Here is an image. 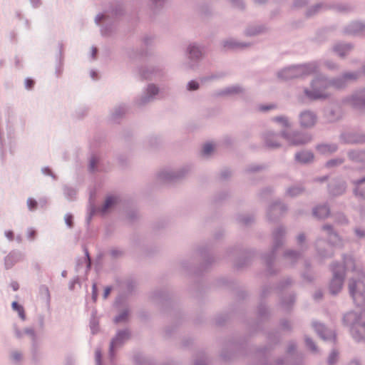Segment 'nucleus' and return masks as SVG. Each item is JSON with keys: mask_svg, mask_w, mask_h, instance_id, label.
<instances>
[{"mask_svg": "<svg viewBox=\"0 0 365 365\" xmlns=\"http://www.w3.org/2000/svg\"><path fill=\"white\" fill-rule=\"evenodd\" d=\"M198 88V83L196 81H192L188 83V89L194 91Z\"/></svg>", "mask_w": 365, "mask_h": 365, "instance_id": "17", "label": "nucleus"}, {"mask_svg": "<svg viewBox=\"0 0 365 365\" xmlns=\"http://www.w3.org/2000/svg\"><path fill=\"white\" fill-rule=\"evenodd\" d=\"M336 358H337V353L335 351H333L329 357V365H333L334 361L336 360Z\"/></svg>", "mask_w": 365, "mask_h": 365, "instance_id": "16", "label": "nucleus"}, {"mask_svg": "<svg viewBox=\"0 0 365 365\" xmlns=\"http://www.w3.org/2000/svg\"><path fill=\"white\" fill-rule=\"evenodd\" d=\"M334 277L330 284V291L332 294L338 293L341 287L344 279V268L342 269L341 274L339 273V270L336 267L333 268Z\"/></svg>", "mask_w": 365, "mask_h": 365, "instance_id": "3", "label": "nucleus"}, {"mask_svg": "<svg viewBox=\"0 0 365 365\" xmlns=\"http://www.w3.org/2000/svg\"><path fill=\"white\" fill-rule=\"evenodd\" d=\"M267 145L269 147H271V148H277L279 145V143H273V144H271V143H267Z\"/></svg>", "mask_w": 365, "mask_h": 365, "instance_id": "30", "label": "nucleus"}, {"mask_svg": "<svg viewBox=\"0 0 365 365\" xmlns=\"http://www.w3.org/2000/svg\"><path fill=\"white\" fill-rule=\"evenodd\" d=\"M13 358L14 360H19L21 358V354L19 353H14L13 354Z\"/></svg>", "mask_w": 365, "mask_h": 365, "instance_id": "26", "label": "nucleus"}, {"mask_svg": "<svg viewBox=\"0 0 365 365\" xmlns=\"http://www.w3.org/2000/svg\"><path fill=\"white\" fill-rule=\"evenodd\" d=\"M190 54L192 58H199L201 52L197 47L192 46L190 48Z\"/></svg>", "mask_w": 365, "mask_h": 365, "instance_id": "13", "label": "nucleus"}, {"mask_svg": "<svg viewBox=\"0 0 365 365\" xmlns=\"http://www.w3.org/2000/svg\"><path fill=\"white\" fill-rule=\"evenodd\" d=\"M91 168L92 170H93L95 168V162H94L93 159H92L91 161Z\"/></svg>", "mask_w": 365, "mask_h": 365, "instance_id": "31", "label": "nucleus"}, {"mask_svg": "<svg viewBox=\"0 0 365 365\" xmlns=\"http://www.w3.org/2000/svg\"><path fill=\"white\" fill-rule=\"evenodd\" d=\"M25 85L26 88L31 89L34 85V81L31 79L28 78L25 81Z\"/></svg>", "mask_w": 365, "mask_h": 365, "instance_id": "20", "label": "nucleus"}, {"mask_svg": "<svg viewBox=\"0 0 365 365\" xmlns=\"http://www.w3.org/2000/svg\"><path fill=\"white\" fill-rule=\"evenodd\" d=\"M306 344L307 345V346L312 349V350H315V346H314V344L313 343V341L310 339H306Z\"/></svg>", "mask_w": 365, "mask_h": 365, "instance_id": "21", "label": "nucleus"}, {"mask_svg": "<svg viewBox=\"0 0 365 365\" xmlns=\"http://www.w3.org/2000/svg\"><path fill=\"white\" fill-rule=\"evenodd\" d=\"M97 50L96 48H94L93 49V55L95 56Z\"/></svg>", "mask_w": 365, "mask_h": 365, "instance_id": "37", "label": "nucleus"}, {"mask_svg": "<svg viewBox=\"0 0 365 365\" xmlns=\"http://www.w3.org/2000/svg\"><path fill=\"white\" fill-rule=\"evenodd\" d=\"M116 202H117L116 197H114L112 196L108 197L106 199L105 203L103 206L102 211L103 212H107L108 209H110L113 205H115L116 203Z\"/></svg>", "mask_w": 365, "mask_h": 365, "instance_id": "9", "label": "nucleus"}, {"mask_svg": "<svg viewBox=\"0 0 365 365\" xmlns=\"http://www.w3.org/2000/svg\"><path fill=\"white\" fill-rule=\"evenodd\" d=\"M298 239H299V242H302L304 240V236L303 235H299Z\"/></svg>", "mask_w": 365, "mask_h": 365, "instance_id": "33", "label": "nucleus"}, {"mask_svg": "<svg viewBox=\"0 0 365 365\" xmlns=\"http://www.w3.org/2000/svg\"><path fill=\"white\" fill-rule=\"evenodd\" d=\"M346 51L350 50V47L349 46H344V48H343Z\"/></svg>", "mask_w": 365, "mask_h": 365, "instance_id": "35", "label": "nucleus"}, {"mask_svg": "<svg viewBox=\"0 0 365 365\" xmlns=\"http://www.w3.org/2000/svg\"><path fill=\"white\" fill-rule=\"evenodd\" d=\"M27 204H28L29 209L32 210L36 207L37 202L35 200L30 198L27 200Z\"/></svg>", "mask_w": 365, "mask_h": 365, "instance_id": "18", "label": "nucleus"}, {"mask_svg": "<svg viewBox=\"0 0 365 365\" xmlns=\"http://www.w3.org/2000/svg\"><path fill=\"white\" fill-rule=\"evenodd\" d=\"M325 87V81L322 79H318L312 83V91H306V93L308 97L313 99L324 98L327 96V94L322 91Z\"/></svg>", "mask_w": 365, "mask_h": 365, "instance_id": "1", "label": "nucleus"}, {"mask_svg": "<svg viewBox=\"0 0 365 365\" xmlns=\"http://www.w3.org/2000/svg\"><path fill=\"white\" fill-rule=\"evenodd\" d=\"M313 154L310 152H302L296 155V159L301 163H308L313 160Z\"/></svg>", "mask_w": 365, "mask_h": 365, "instance_id": "6", "label": "nucleus"}, {"mask_svg": "<svg viewBox=\"0 0 365 365\" xmlns=\"http://www.w3.org/2000/svg\"><path fill=\"white\" fill-rule=\"evenodd\" d=\"M215 149L214 145L212 143H206L202 148V154L205 155H210Z\"/></svg>", "mask_w": 365, "mask_h": 365, "instance_id": "12", "label": "nucleus"}, {"mask_svg": "<svg viewBox=\"0 0 365 365\" xmlns=\"http://www.w3.org/2000/svg\"><path fill=\"white\" fill-rule=\"evenodd\" d=\"M344 78L345 79H351V78H355V76L352 74H346Z\"/></svg>", "mask_w": 365, "mask_h": 365, "instance_id": "27", "label": "nucleus"}, {"mask_svg": "<svg viewBox=\"0 0 365 365\" xmlns=\"http://www.w3.org/2000/svg\"><path fill=\"white\" fill-rule=\"evenodd\" d=\"M319 150L322 153H332L336 150V146L334 145H320L318 148Z\"/></svg>", "mask_w": 365, "mask_h": 365, "instance_id": "11", "label": "nucleus"}, {"mask_svg": "<svg viewBox=\"0 0 365 365\" xmlns=\"http://www.w3.org/2000/svg\"><path fill=\"white\" fill-rule=\"evenodd\" d=\"M356 232H357V234H358L359 235H360V236H363V235H364V234H362V233H359L358 231H356Z\"/></svg>", "mask_w": 365, "mask_h": 365, "instance_id": "40", "label": "nucleus"}, {"mask_svg": "<svg viewBox=\"0 0 365 365\" xmlns=\"http://www.w3.org/2000/svg\"><path fill=\"white\" fill-rule=\"evenodd\" d=\"M110 290H111L110 287H106L105 289L104 294H103V297L105 299L108 297V296L109 295V294L110 292Z\"/></svg>", "mask_w": 365, "mask_h": 365, "instance_id": "24", "label": "nucleus"}, {"mask_svg": "<svg viewBox=\"0 0 365 365\" xmlns=\"http://www.w3.org/2000/svg\"><path fill=\"white\" fill-rule=\"evenodd\" d=\"M277 120L279 122H285L286 120L282 118H277Z\"/></svg>", "mask_w": 365, "mask_h": 365, "instance_id": "32", "label": "nucleus"}, {"mask_svg": "<svg viewBox=\"0 0 365 365\" xmlns=\"http://www.w3.org/2000/svg\"><path fill=\"white\" fill-rule=\"evenodd\" d=\"M127 316H128V314L126 312H123L120 315H119L117 317H115V322H117V323L120 322H122V321L125 320L127 318Z\"/></svg>", "mask_w": 365, "mask_h": 365, "instance_id": "19", "label": "nucleus"}, {"mask_svg": "<svg viewBox=\"0 0 365 365\" xmlns=\"http://www.w3.org/2000/svg\"><path fill=\"white\" fill-rule=\"evenodd\" d=\"M274 108V106L273 105H270V106H267V107L261 106L260 107V110H263V111H265V110H268Z\"/></svg>", "mask_w": 365, "mask_h": 365, "instance_id": "25", "label": "nucleus"}, {"mask_svg": "<svg viewBox=\"0 0 365 365\" xmlns=\"http://www.w3.org/2000/svg\"><path fill=\"white\" fill-rule=\"evenodd\" d=\"M341 161H338V160H330L327 163V166L329 167H331L332 165H336V164H339L341 163Z\"/></svg>", "mask_w": 365, "mask_h": 365, "instance_id": "23", "label": "nucleus"}, {"mask_svg": "<svg viewBox=\"0 0 365 365\" xmlns=\"http://www.w3.org/2000/svg\"><path fill=\"white\" fill-rule=\"evenodd\" d=\"M306 142H307L306 140H301V141L294 143V144H302V143H304Z\"/></svg>", "mask_w": 365, "mask_h": 365, "instance_id": "34", "label": "nucleus"}, {"mask_svg": "<svg viewBox=\"0 0 365 365\" xmlns=\"http://www.w3.org/2000/svg\"><path fill=\"white\" fill-rule=\"evenodd\" d=\"M12 308L14 310L16 311L19 315V317L24 320L25 319V312L24 307L19 304L16 302H14L12 303Z\"/></svg>", "mask_w": 365, "mask_h": 365, "instance_id": "10", "label": "nucleus"}, {"mask_svg": "<svg viewBox=\"0 0 365 365\" xmlns=\"http://www.w3.org/2000/svg\"><path fill=\"white\" fill-rule=\"evenodd\" d=\"M346 264L348 263H350V264H353V262H352V259H349L348 262H346Z\"/></svg>", "mask_w": 365, "mask_h": 365, "instance_id": "36", "label": "nucleus"}, {"mask_svg": "<svg viewBox=\"0 0 365 365\" xmlns=\"http://www.w3.org/2000/svg\"><path fill=\"white\" fill-rule=\"evenodd\" d=\"M101 351L97 350L96 351V360L98 365H101Z\"/></svg>", "mask_w": 365, "mask_h": 365, "instance_id": "22", "label": "nucleus"}, {"mask_svg": "<svg viewBox=\"0 0 365 365\" xmlns=\"http://www.w3.org/2000/svg\"><path fill=\"white\" fill-rule=\"evenodd\" d=\"M11 287L14 291H16L19 289V284L16 282L12 283Z\"/></svg>", "mask_w": 365, "mask_h": 365, "instance_id": "28", "label": "nucleus"}, {"mask_svg": "<svg viewBox=\"0 0 365 365\" xmlns=\"http://www.w3.org/2000/svg\"><path fill=\"white\" fill-rule=\"evenodd\" d=\"M324 228L325 230H329V229H330V227H329V226H325Z\"/></svg>", "mask_w": 365, "mask_h": 365, "instance_id": "38", "label": "nucleus"}, {"mask_svg": "<svg viewBox=\"0 0 365 365\" xmlns=\"http://www.w3.org/2000/svg\"><path fill=\"white\" fill-rule=\"evenodd\" d=\"M335 49L339 53L340 56H344L345 54L344 53H341V47L340 46H336Z\"/></svg>", "mask_w": 365, "mask_h": 365, "instance_id": "29", "label": "nucleus"}, {"mask_svg": "<svg viewBox=\"0 0 365 365\" xmlns=\"http://www.w3.org/2000/svg\"><path fill=\"white\" fill-rule=\"evenodd\" d=\"M148 93L150 97L156 95L158 93V88L154 85H150L148 87Z\"/></svg>", "mask_w": 365, "mask_h": 365, "instance_id": "14", "label": "nucleus"}, {"mask_svg": "<svg viewBox=\"0 0 365 365\" xmlns=\"http://www.w3.org/2000/svg\"><path fill=\"white\" fill-rule=\"evenodd\" d=\"M316 122L315 115L310 112H304L300 115V123L303 127L312 126Z\"/></svg>", "mask_w": 365, "mask_h": 365, "instance_id": "5", "label": "nucleus"}, {"mask_svg": "<svg viewBox=\"0 0 365 365\" xmlns=\"http://www.w3.org/2000/svg\"><path fill=\"white\" fill-rule=\"evenodd\" d=\"M128 334L127 331H121L118 334L116 337L111 341L110 344V351L112 352L114 348L118 344L119 341L124 339L128 338Z\"/></svg>", "mask_w": 365, "mask_h": 365, "instance_id": "8", "label": "nucleus"}, {"mask_svg": "<svg viewBox=\"0 0 365 365\" xmlns=\"http://www.w3.org/2000/svg\"><path fill=\"white\" fill-rule=\"evenodd\" d=\"M235 91V92H238V91H238V88H235V91Z\"/></svg>", "mask_w": 365, "mask_h": 365, "instance_id": "42", "label": "nucleus"}, {"mask_svg": "<svg viewBox=\"0 0 365 365\" xmlns=\"http://www.w3.org/2000/svg\"><path fill=\"white\" fill-rule=\"evenodd\" d=\"M304 68L305 66L288 68L282 71L280 73V76L285 79L298 77L299 74L304 71Z\"/></svg>", "mask_w": 365, "mask_h": 365, "instance_id": "4", "label": "nucleus"}, {"mask_svg": "<svg viewBox=\"0 0 365 365\" xmlns=\"http://www.w3.org/2000/svg\"><path fill=\"white\" fill-rule=\"evenodd\" d=\"M314 214L316 217H319V218H323V217H326L329 215V208L325 206V205H323V206H320V207H316V209L314 210Z\"/></svg>", "mask_w": 365, "mask_h": 365, "instance_id": "7", "label": "nucleus"}, {"mask_svg": "<svg viewBox=\"0 0 365 365\" xmlns=\"http://www.w3.org/2000/svg\"><path fill=\"white\" fill-rule=\"evenodd\" d=\"M65 222L69 227H71L73 226V216L70 214L66 215L65 216Z\"/></svg>", "mask_w": 365, "mask_h": 365, "instance_id": "15", "label": "nucleus"}, {"mask_svg": "<svg viewBox=\"0 0 365 365\" xmlns=\"http://www.w3.org/2000/svg\"><path fill=\"white\" fill-rule=\"evenodd\" d=\"M349 288L350 294L355 302L357 301L358 298L364 299L365 284L361 279L358 281L351 280L349 282Z\"/></svg>", "mask_w": 365, "mask_h": 365, "instance_id": "2", "label": "nucleus"}, {"mask_svg": "<svg viewBox=\"0 0 365 365\" xmlns=\"http://www.w3.org/2000/svg\"><path fill=\"white\" fill-rule=\"evenodd\" d=\"M364 180H365V179L361 180H360L359 182H358V183L361 184V183H362Z\"/></svg>", "mask_w": 365, "mask_h": 365, "instance_id": "39", "label": "nucleus"}, {"mask_svg": "<svg viewBox=\"0 0 365 365\" xmlns=\"http://www.w3.org/2000/svg\"><path fill=\"white\" fill-rule=\"evenodd\" d=\"M334 85H335L336 87H340V86H341L340 85L336 84V83H334Z\"/></svg>", "mask_w": 365, "mask_h": 365, "instance_id": "41", "label": "nucleus"}]
</instances>
